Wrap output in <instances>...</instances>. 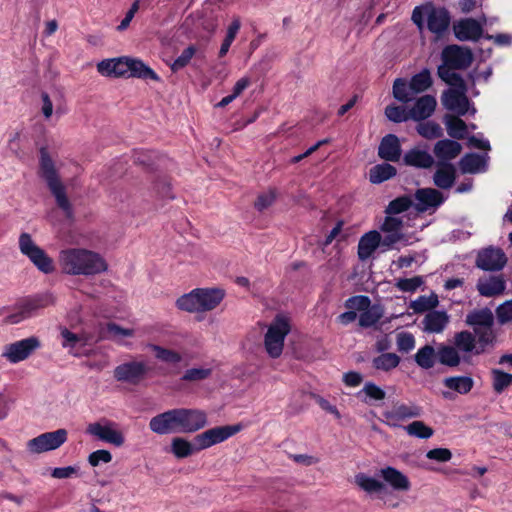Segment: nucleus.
I'll use <instances>...</instances> for the list:
<instances>
[{
  "mask_svg": "<svg viewBox=\"0 0 512 512\" xmlns=\"http://www.w3.org/2000/svg\"><path fill=\"white\" fill-rule=\"evenodd\" d=\"M148 366L143 361H130L114 369V378L120 382L138 384L147 374Z\"/></svg>",
  "mask_w": 512,
  "mask_h": 512,
  "instance_id": "nucleus-18",
  "label": "nucleus"
},
{
  "mask_svg": "<svg viewBox=\"0 0 512 512\" xmlns=\"http://www.w3.org/2000/svg\"><path fill=\"white\" fill-rule=\"evenodd\" d=\"M434 173L433 182L441 189H449L453 186L456 178V168L452 164H438Z\"/></svg>",
  "mask_w": 512,
  "mask_h": 512,
  "instance_id": "nucleus-31",
  "label": "nucleus"
},
{
  "mask_svg": "<svg viewBox=\"0 0 512 512\" xmlns=\"http://www.w3.org/2000/svg\"><path fill=\"white\" fill-rule=\"evenodd\" d=\"M466 323L473 328L484 327L493 324L492 312L488 309L477 310L469 313Z\"/></svg>",
  "mask_w": 512,
  "mask_h": 512,
  "instance_id": "nucleus-44",
  "label": "nucleus"
},
{
  "mask_svg": "<svg viewBox=\"0 0 512 512\" xmlns=\"http://www.w3.org/2000/svg\"><path fill=\"white\" fill-rule=\"evenodd\" d=\"M111 460L112 454L105 449L96 450L88 456V462L92 467H96L100 463H109Z\"/></svg>",
  "mask_w": 512,
  "mask_h": 512,
  "instance_id": "nucleus-62",
  "label": "nucleus"
},
{
  "mask_svg": "<svg viewBox=\"0 0 512 512\" xmlns=\"http://www.w3.org/2000/svg\"><path fill=\"white\" fill-rule=\"evenodd\" d=\"M54 302L51 295H42L26 299L19 303L14 311L4 318L7 324H18L24 320L34 317L38 311Z\"/></svg>",
  "mask_w": 512,
  "mask_h": 512,
  "instance_id": "nucleus-11",
  "label": "nucleus"
},
{
  "mask_svg": "<svg viewBox=\"0 0 512 512\" xmlns=\"http://www.w3.org/2000/svg\"><path fill=\"white\" fill-rule=\"evenodd\" d=\"M40 173L54 196L58 207L67 218H72L73 209L66 195L65 186L60 180L55 164L45 148L40 150Z\"/></svg>",
  "mask_w": 512,
  "mask_h": 512,
  "instance_id": "nucleus-4",
  "label": "nucleus"
},
{
  "mask_svg": "<svg viewBox=\"0 0 512 512\" xmlns=\"http://www.w3.org/2000/svg\"><path fill=\"white\" fill-rule=\"evenodd\" d=\"M211 373V368H190L185 371L184 375L182 376V380L189 382L201 381L207 379L211 375Z\"/></svg>",
  "mask_w": 512,
  "mask_h": 512,
  "instance_id": "nucleus-56",
  "label": "nucleus"
},
{
  "mask_svg": "<svg viewBox=\"0 0 512 512\" xmlns=\"http://www.w3.org/2000/svg\"><path fill=\"white\" fill-rule=\"evenodd\" d=\"M462 151V145L450 139L439 140L433 149L438 164H450L449 161L457 158Z\"/></svg>",
  "mask_w": 512,
  "mask_h": 512,
  "instance_id": "nucleus-24",
  "label": "nucleus"
},
{
  "mask_svg": "<svg viewBox=\"0 0 512 512\" xmlns=\"http://www.w3.org/2000/svg\"><path fill=\"white\" fill-rule=\"evenodd\" d=\"M208 424L207 413L197 408H174L157 414L149 421V428L158 435L195 433Z\"/></svg>",
  "mask_w": 512,
  "mask_h": 512,
  "instance_id": "nucleus-1",
  "label": "nucleus"
},
{
  "mask_svg": "<svg viewBox=\"0 0 512 512\" xmlns=\"http://www.w3.org/2000/svg\"><path fill=\"white\" fill-rule=\"evenodd\" d=\"M412 206V200L408 196L398 197L392 200L385 209L386 216H398L408 211Z\"/></svg>",
  "mask_w": 512,
  "mask_h": 512,
  "instance_id": "nucleus-51",
  "label": "nucleus"
},
{
  "mask_svg": "<svg viewBox=\"0 0 512 512\" xmlns=\"http://www.w3.org/2000/svg\"><path fill=\"white\" fill-rule=\"evenodd\" d=\"M355 483L369 494L380 493L385 489L384 484L365 473L355 475Z\"/></svg>",
  "mask_w": 512,
  "mask_h": 512,
  "instance_id": "nucleus-42",
  "label": "nucleus"
},
{
  "mask_svg": "<svg viewBox=\"0 0 512 512\" xmlns=\"http://www.w3.org/2000/svg\"><path fill=\"white\" fill-rule=\"evenodd\" d=\"M424 284L422 276H414L411 278H399L396 279L394 286L402 291L413 293Z\"/></svg>",
  "mask_w": 512,
  "mask_h": 512,
  "instance_id": "nucleus-53",
  "label": "nucleus"
},
{
  "mask_svg": "<svg viewBox=\"0 0 512 512\" xmlns=\"http://www.w3.org/2000/svg\"><path fill=\"white\" fill-rule=\"evenodd\" d=\"M290 329L289 320L283 315H277L270 324L264 339V346L270 357H280L283 351L285 337L290 332Z\"/></svg>",
  "mask_w": 512,
  "mask_h": 512,
  "instance_id": "nucleus-7",
  "label": "nucleus"
},
{
  "mask_svg": "<svg viewBox=\"0 0 512 512\" xmlns=\"http://www.w3.org/2000/svg\"><path fill=\"white\" fill-rule=\"evenodd\" d=\"M241 28V21L239 17H235L231 24L227 28L226 36L221 44L220 50H219V57H224L235 40L237 33L239 32Z\"/></svg>",
  "mask_w": 512,
  "mask_h": 512,
  "instance_id": "nucleus-48",
  "label": "nucleus"
},
{
  "mask_svg": "<svg viewBox=\"0 0 512 512\" xmlns=\"http://www.w3.org/2000/svg\"><path fill=\"white\" fill-rule=\"evenodd\" d=\"M476 287L481 296L495 297L504 292L506 281L503 275L486 276L478 280Z\"/></svg>",
  "mask_w": 512,
  "mask_h": 512,
  "instance_id": "nucleus-25",
  "label": "nucleus"
},
{
  "mask_svg": "<svg viewBox=\"0 0 512 512\" xmlns=\"http://www.w3.org/2000/svg\"><path fill=\"white\" fill-rule=\"evenodd\" d=\"M422 413V408L416 403L397 402L390 409L383 412V417L388 426L400 427L401 422L419 418Z\"/></svg>",
  "mask_w": 512,
  "mask_h": 512,
  "instance_id": "nucleus-16",
  "label": "nucleus"
},
{
  "mask_svg": "<svg viewBox=\"0 0 512 512\" xmlns=\"http://www.w3.org/2000/svg\"><path fill=\"white\" fill-rule=\"evenodd\" d=\"M438 358V352L435 351L431 345H425L421 347L414 355L416 364L422 369L432 368Z\"/></svg>",
  "mask_w": 512,
  "mask_h": 512,
  "instance_id": "nucleus-37",
  "label": "nucleus"
},
{
  "mask_svg": "<svg viewBox=\"0 0 512 512\" xmlns=\"http://www.w3.org/2000/svg\"><path fill=\"white\" fill-rule=\"evenodd\" d=\"M404 221L399 216H385L383 223L379 227L382 236V248L384 251L394 248L397 243L406 244L405 234L403 233Z\"/></svg>",
  "mask_w": 512,
  "mask_h": 512,
  "instance_id": "nucleus-14",
  "label": "nucleus"
},
{
  "mask_svg": "<svg viewBox=\"0 0 512 512\" xmlns=\"http://www.w3.org/2000/svg\"><path fill=\"white\" fill-rule=\"evenodd\" d=\"M444 123L446 126L447 133L454 139H464L468 125L458 115H445Z\"/></svg>",
  "mask_w": 512,
  "mask_h": 512,
  "instance_id": "nucleus-36",
  "label": "nucleus"
},
{
  "mask_svg": "<svg viewBox=\"0 0 512 512\" xmlns=\"http://www.w3.org/2000/svg\"><path fill=\"white\" fill-rule=\"evenodd\" d=\"M454 346L464 355L476 351V342L474 335L469 331H461L454 336Z\"/></svg>",
  "mask_w": 512,
  "mask_h": 512,
  "instance_id": "nucleus-40",
  "label": "nucleus"
},
{
  "mask_svg": "<svg viewBox=\"0 0 512 512\" xmlns=\"http://www.w3.org/2000/svg\"><path fill=\"white\" fill-rule=\"evenodd\" d=\"M382 236L379 231L372 230L365 233L358 243V257L360 260H367L372 256L378 247L382 248Z\"/></svg>",
  "mask_w": 512,
  "mask_h": 512,
  "instance_id": "nucleus-27",
  "label": "nucleus"
},
{
  "mask_svg": "<svg viewBox=\"0 0 512 512\" xmlns=\"http://www.w3.org/2000/svg\"><path fill=\"white\" fill-rule=\"evenodd\" d=\"M133 336V329L123 328L116 323L107 324L106 337L114 342L125 344V339Z\"/></svg>",
  "mask_w": 512,
  "mask_h": 512,
  "instance_id": "nucleus-45",
  "label": "nucleus"
},
{
  "mask_svg": "<svg viewBox=\"0 0 512 512\" xmlns=\"http://www.w3.org/2000/svg\"><path fill=\"white\" fill-rule=\"evenodd\" d=\"M415 199L417 200L415 209L418 212L434 210L444 202L442 193L433 188L418 189L415 193Z\"/></svg>",
  "mask_w": 512,
  "mask_h": 512,
  "instance_id": "nucleus-23",
  "label": "nucleus"
},
{
  "mask_svg": "<svg viewBox=\"0 0 512 512\" xmlns=\"http://www.w3.org/2000/svg\"><path fill=\"white\" fill-rule=\"evenodd\" d=\"M437 101L431 95H424L416 100L409 110V117L413 120L420 121L430 117L435 111Z\"/></svg>",
  "mask_w": 512,
  "mask_h": 512,
  "instance_id": "nucleus-28",
  "label": "nucleus"
},
{
  "mask_svg": "<svg viewBox=\"0 0 512 512\" xmlns=\"http://www.w3.org/2000/svg\"><path fill=\"white\" fill-rule=\"evenodd\" d=\"M383 316L382 308L378 305L369 306L359 316V325L361 327H371L375 325Z\"/></svg>",
  "mask_w": 512,
  "mask_h": 512,
  "instance_id": "nucleus-49",
  "label": "nucleus"
},
{
  "mask_svg": "<svg viewBox=\"0 0 512 512\" xmlns=\"http://www.w3.org/2000/svg\"><path fill=\"white\" fill-rule=\"evenodd\" d=\"M371 305V301L368 296H353L346 300L345 306L348 309H351V311H361V313L366 310V308H369Z\"/></svg>",
  "mask_w": 512,
  "mask_h": 512,
  "instance_id": "nucleus-58",
  "label": "nucleus"
},
{
  "mask_svg": "<svg viewBox=\"0 0 512 512\" xmlns=\"http://www.w3.org/2000/svg\"><path fill=\"white\" fill-rule=\"evenodd\" d=\"M18 245L21 254L26 256L39 271L45 274L54 271L53 260L35 243L29 233L23 232L20 234Z\"/></svg>",
  "mask_w": 512,
  "mask_h": 512,
  "instance_id": "nucleus-8",
  "label": "nucleus"
},
{
  "mask_svg": "<svg viewBox=\"0 0 512 512\" xmlns=\"http://www.w3.org/2000/svg\"><path fill=\"white\" fill-rule=\"evenodd\" d=\"M378 155L381 159L391 162L399 161L401 157V146L397 136L386 135L378 147Z\"/></svg>",
  "mask_w": 512,
  "mask_h": 512,
  "instance_id": "nucleus-29",
  "label": "nucleus"
},
{
  "mask_svg": "<svg viewBox=\"0 0 512 512\" xmlns=\"http://www.w3.org/2000/svg\"><path fill=\"white\" fill-rule=\"evenodd\" d=\"M442 59L456 69H466L472 63L473 55L468 48L450 45L443 50Z\"/></svg>",
  "mask_w": 512,
  "mask_h": 512,
  "instance_id": "nucleus-21",
  "label": "nucleus"
},
{
  "mask_svg": "<svg viewBox=\"0 0 512 512\" xmlns=\"http://www.w3.org/2000/svg\"><path fill=\"white\" fill-rule=\"evenodd\" d=\"M396 175V168L388 163L373 166L369 171V180L373 184H380Z\"/></svg>",
  "mask_w": 512,
  "mask_h": 512,
  "instance_id": "nucleus-38",
  "label": "nucleus"
},
{
  "mask_svg": "<svg viewBox=\"0 0 512 512\" xmlns=\"http://www.w3.org/2000/svg\"><path fill=\"white\" fill-rule=\"evenodd\" d=\"M120 77L159 81V76L142 60L127 56L116 58V78Z\"/></svg>",
  "mask_w": 512,
  "mask_h": 512,
  "instance_id": "nucleus-10",
  "label": "nucleus"
},
{
  "mask_svg": "<svg viewBox=\"0 0 512 512\" xmlns=\"http://www.w3.org/2000/svg\"><path fill=\"white\" fill-rule=\"evenodd\" d=\"M39 347L38 338L32 336L7 345L3 355L11 363H18L27 359Z\"/></svg>",
  "mask_w": 512,
  "mask_h": 512,
  "instance_id": "nucleus-19",
  "label": "nucleus"
},
{
  "mask_svg": "<svg viewBox=\"0 0 512 512\" xmlns=\"http://www.w3.org/2000/svg\"><path fill=\"white\" fill-rule=\"evenodd\" d=\"M439 305L438 296L435 293H431L429 295H421L417 297L415 300H412L409 303V308L412 309L413 313L421 314L428 313Z\"/></svg>",
  "mask_w": 512,
  "mask_h": 512,
  "instance_id": "nucleus-35",
  "label": "nucleus"
},
{
  "mask_svg": "<svg viewBox=\"0 0 512 512\" xmlns=\"http://www.w3.org/2000/svg\"><path fill=\"white\" fill-rule=\"evenodd\" d=\"M400 363V357L395 353H383L372 361L373 367L381 371H390Z\"/></svg>",
  "mask_w": 512,
  "mask_h": 512,
  "instance_id": "nucleus-46",
  "label": "nucleus"
},
{
  "mask_svg": "<svg viewBox=\"0 0 512 512\" xmlns=\"http://www.w3.org/2000/svg\"><path fill=\"white\" fill-rule=\"evenodd\" d=\"M417 132L426 139H435L442 136L441 126L433 121L421 122L417 126Z\"/></svg>",
  "mask_w": 512,
  "mask_h": 512,
  "instance_id": "nucleus-55",
  "label": "nucleus"
},
{
  "mask_svg": "<svg viewBox=\"0 0 512 512\" xmlns=\"http://www.w3.org/2000/svg\"><path fill=\"white\" fill-rule=\"evenodd\" d=\"M404 163L408 166L426 169L433 165L434 159L427 151L415 148L404 155Z\"/></svg>",
  "mask_w": 512,
  "mask_h": 512,
  "instance_id": "nucleus-32",
  "label": "nucleus"
},
{
  "mask_svg": "<svg viewBox=\"0 0 512 512\" xmlns=\"http://www.w3.org/2000/svg\"><path fill=\"white\" fill-rule=\"evenodd\" d=\"M474 334L475 340L477 339L480 345V349H476L475 353L479 354L484 350V347L492 343L494 339L492 325L474 328Z\"/></svg>",
  "mask_w": 512,
  "mask_h": 512,
  "instance_id": "nucleus-54",
  "label": "nucleus"
},
{
  "mask_svg": "<svg viewBox=\"0 0 512 512\" xmlns=\"http://www.w3.org/2000/svg\"><path fill=\"white\" fill-rule=\"evenodd\" d=\"M496 315L500 324L512 322V300L501 304L496 310Z\"/></svg>",
  "mask_w": 512,
  "mask_h": 512,
  "instance_id": "nucleus-64",
  "label": "nucleus"
},
{
  "mask_svg": "<svg viewBox=\"0 0 512 512\" xmlns=\"http://www.w3.org/2000/svg\"><path fill=\"white\" fill-rule=\"evenodd\" d=\"M396 344L400 352L408 353L415 347V338L409 332H401L397 335Z\"/></svg>",
  "mask_w": 512,
  "mask_h": 512,
  "instance_id": "nucleus-61",
  "label": "nucleus"
},
{
  "mask_svg": "<svg viewBox=\"0 0 512 512\" xmlns=\"http://www.w3.org/2000/svg\"><path fill=\"white\" fill-rule=\"evenodd\" d=\"M241 429L242 426L240 424L216 426L197 434L193 441L197 445V449L201 451L226 441Z\"/></svg>",
  "mask_w": 512,
  "mask_h": 512,
  "instance_id": "nucleus-13",
  "label": "nucleus"
},
{
  "mask_svg": "<svg viewBox=\"0 0 512 512\" xmlns=\"http://www.w3.org/2000/svg\"><path fill=\"white\" fill-rule=\"evenodd\" d=\"M67 437L68 432L66 429L45 432L30 439L27 442V449L34 454L52 451L63 445L67 441Z\"/></svg>",
  "mask_w": 512,
  "mask_h": 512,
  "instance_id": "nucleus-15",
  "label": "nucleus"
},
{
  "mask_svg": "<svg viewBox=\"0 0 512 512\" xmlns=\"http://www.w3.org/2000/svg\"><path fill=\"white\" fill-rule=\"evenodd\" d=\"M432 83L431 73L425 68L413 75L409 82L406 79L397 78L393 83V96L402 103H408L416 95L428 90Z\"/></svg>",
  "mask_w": 512,
  "mask_h": 512,
  "instance_id": "nucleus-6",
  "label": "nucleus"
},
{
  "mask_svg": "<svg viewBox=\"0 0 512 512\" xmlns=\"http://www.w3.org/2000/svg\"><path fill=\"white\" fill-rule=\"evenodd\" d=\"M196 49L194 46H188L183 50L180 56H178L174 62L170 65L173 71H178L188 65L192 57L194 56Z\"/></svg>",
  "mask_w": 512,
  "mask_h": 512,
  "instance_id": "nucleus-60",
  "label": "nucleus"
},
{
  "mask_svg": "<svg viewBox=\"0 0 512 512\" xmlns=\"http://www.w3.org/2000/svg\"><path fill=\"white\" fill-rule=\"evenodd\" d=\"M486 24V18L482 21L473 18L461 19L453 25L455 37L460 41H477L483 34V25Z\"/></svg>",
  "mask_w": 512,
  "mask_h": 512,
  "instance_id": "nucleus-20",
  "label": "nucleus"
},
{
  "mask_svg": "<svg viewBox=\"0 0 512 512\" xmlns=\"http://www.w3.org/2000/svg\"><path fill=\"white\" fill-rule=\"evenodd\" d=\"M450 323V315L445 310H432L421 321V330L427 334H440Z\"/></svg>",
  "mask_w": 512,
  "mask_h": 512,
  "instance_id": "nucleus-22",
  "label": "nucleus"
},
{
  "mask_svg": "<svg viewBox=\"0 0 512 512\" xmlns=\"http://www.w3.org/2000/svg\"><path fill=\"white\" fill-rule=\"evenodd\" d=\"M486 160L485 157L470 153L463 156L459 162L462 173H480L485 171Z\"/></svg>",
  "mask_w": 512,
  "mask_h": 512,
  "instance_id": "nucleus-33",
  "label": "nucleus"
},
{
  "mask_svg": "<svg viewBox=\"0 0 512 512\" xmlns=\"http://www.w3.org/2000/svg\"><path fill=\"white\" fill-rule=\"evenodd\" d=\"M379 475L396 491H408L411 487L408 477L394 467L382 468Z\"/></svg>",
  "mask_w": 512,
  "mask_h": 512,
  "instance_id": "nucleus-30",
  "label": "nucleus"
},
{
  "mask_svg": "<svg viewBox=\"0 0 512 512\" xmlns=\"http://www.w3.org/2000/svg\"><path fill=\"white\" fill-rule=\"evenodd\" d=\"M149 347L155 352V357L160 361L177 364L182 360V356L174 350L166 349L154 344L149 345Z\"/></svg>",
  "mask_w": 512,
  "mask_h": 512,
  "instance_id": "nucleus-52",
  "label": "nucleus"
},
{
  "mask_svg": "<svg viewBox=\"0 0 512 512\" xmlns=\"http://www.w3.org/2000/svg\"><path fill=\"white\" fill-rule=\"evenodd\" d=\"M492 387L497 394H501L506 388L512 385V374L500 369L491 370Z\"/></svg>",
  "mask_w": 512,
  "mask_h": 512,
  "instance_id": "nucleus-50",
  "label": "nucleus"
},
{
  "mask_svg": "<svg viewBox=\"0 0 512 512\" xmlns=\"http://www.w3.org/2000/svg\"><path fill=\"white\" fill-rule=\"evenodd\" d=\"M59 265L66 274L85 276L100 274L108 268L100 254L83 248L62 250L59 253Z\"/></svg>",
  "mask_w": 512,
  "mask_h": 512,
  "instance_id": "nucleus-2",
  "label": "nucleus"
},
{
  "mask_svg": "<svg viewBox=\"0 0 512 512\" xmlns=\"http://www.w3.org/2000/svg\"><path fill=\"white\" fill-rule=\"evenodd\" d=\"M460 354L455 346L441 345L438 349V360L443 365L456 367L462 359Z\"/></svg>",
  "mask_w": 512,
  "mask_h": 512,
  "instance_id": "nucleus-39",
  "label": "nucleus"
},
{
  "mask_svg": "<svg viewBox=\"0 0 512 512\" xmlns=\"http://www.w3.org/2000/svg\"><path fill=\"white\" fill-rule=\"evenodd\" d=\"M224 298L221 289H194L177 299L179 309L187 312H204L216 308Z\"/></svg>",
  "mask_w": 512,
  "mask_h": 512,
  "instance_id": "nucleus-5",
  "label": "nucleus"
},
{
  "mask_svg": "<svg viewBox=\"0 0 512 512\" xmlns=\"http://www.w3.org/2000/svg\"><path fill=\"white\" fill-rule=\"evenodd\" d=\"M86 433L115 447H121L125 442L124 434L118 424L108 419L88 424Z\"/></svg>",
  "mask_w": 512,
  "mask_h": 512,
  "instance_id": "nucleus-12",
  "label": "nucleus"
},
{
  "mask_svg": "<svg viewBox=\"0 0 512 512\" xmlns=\"http://www.w3.org/2000/svg\"><path fill=\"white\" fill-rule=\"evenodd\" d=\"M411 20L420 32L426 27L439 38L448 30L451 17L445 8L435 7L433 4L427 3L413 9Z\"/></svg>",
  "mask_w": 512,
  "mask_h": 512,
  "instance_id": "nucleus-3",
  "label": "nucleus"
},
{
  "mask_svg": "<svg viewBox=\"0 0 512 512\" xmlns=\"http://www.w3.org/2000/svg\"><path fill=\"white\" fill-rule=\"evenodd\" d=\"M97 71L105 77L116 78V58L105 59L97 64Z\"/></svg>",
  "mask_w": 512,
  "mask_h": 512,
  "instance_id": "nucleus-63",
  "label": "nucleus"
},
{
  "mask_svg": "<svg viewBox=\"0 0 512 512\" xmlns=\"http://www.w3.org/2000/svg\"><path fill=\"white\" fill-rule=\"evenodd\" d=\"M404 430L409 436L419 439H429L434 434V430L420 420L413 421L404 426Z\"/></svg>",
  "mask_w": 512,
  "mask_h": 512,
  "instance_id": "nucleus-47",
  "label": "nucleus"
},
{
  "mask_svg": "<svg viewBox=\"0 0 512 512\" xmlns=\"http://www.w3.org/2000/svg\"><path fill=\"white\" fill-rule=\"evenodd\" d=\"M61 337L63 339L62 346L69 349L70 353L75 356H78V353L74 352V350L87 344V338L85 336L73 333L67 328L61 329Z\"/></svg>",
  "mask_w": 512,
  "mask_h": 512,
  "instance_id": "nucleus-41",
  "label": "nucleus"
},
{
  "mask_svg": "<svg viewBox=\"0 0 512 512\" xmlns=\"http://www.w3.org/2000/svg\"><path fill=\"white\" fill-rule=\"evenodd\" d=\"M276 196H277L276 190L272 189V188L261 193L257 197V200L255 201V204H254L255 208L258 211H263V210L267 209L274 203Z\"/></svg>",
  "mask_w": 512,
  "mask_h": 512,
  "instance_id": "nucleus-59",
  "label": "nucleus"
},
{
  "mask_svg": "<svg viewBox=\"0 0 512 512\" xmlns=\"http://www.w3.org/2000/svg\"><path fill=\"white\" fill-rule=\"evenodd\" d=\"M443 107L458 116H464L468 113L474 115L476 109L471 105L467 97L466 84L458 87H450L445 90L441 96Z\"/></svg>",
  "mask_w": 512,
  "mask_h": 512,
  "instance_id": "nucleus-9",
  "label": "nucleus"
},
{
  "mask_svg": "<svg viewBox=\"0 0 512 512\" xmlns=\"http://www.w3.org/2000/svg\"><path fill=\"white\" fill-rule=\"evenodd\" d=\"M455 69L456 68L445 62L438 67V76L450 87H458L466 84L461 75L454 71Z\"/></svg>",
  "mask_w": 512,
  "mask_h": 512,
  "instance_id": "nucleus-43",
  "label": "nucleus"
},
{
  "mask_svg": "<svg viewBox=\"0 0 512 512\" xmlns=\"http://www.w3.org/2000/svg\"><path fill=\"white\" fill-rule=\"evenodd\" d=\"M170 451L176 458L183 459L199 452L200 449H197L195 442L191 443L185 438L175 437L171 440Z\"/></svg>",
  "mask_w": 512,
  "mask_h": 512,
  "instance_id": "nucleus-34",
  "label": "nucleus"
},
{
  "mask_svg": "<svg viewBox=\"0 0 512 512\" xmlns=\"http://www.w3.org/2000/svg\"><path fill=\"white\" fill-rule=\"evenodd\" d=\"M443 384L449 389L442 392L443 398L452 400L454 399L452 391L459 394H467L472 390L474 381L469 376H452L445 378Z\"/></svg>",
  "mask_w": 512,
  "mask_h": 512,
  "instance_id": "nucleus-26",
  "label": "nucleus"
},
{
  "mask_svg": "<svg viewBox=\"0 0 512 512\" xmlns=\"http://www.w3.org/2000/svg\"><path fill=\"white\" fill-rule=\"evenodd\" d=\"M386 117L393 122L400 123L406 121L409 117V112L405 108L395 105L387 106L385 109Z\"/></svg>",
  "mask_w": 512,
  "mask_h": 512,
  "instance_id": "nucleus-57",
  "label": "nucleus"
},
{
  "mask_svg": "<svg viewBox=\"0 0 512 512\" xmlns=\"http://www.w3.org/2000/svg\"><path fill=\"white\" fill-rule=\"evenodd\" d=\"M475 263L484 271H500L507 264V257L502 249L490 246L477 253Z\"/></svg>",
  "mask_w": 512,
  "mask_h": 512,
  "instance_id": "nucleus-17",
  "label": "nucleus"
}]
</instances>
